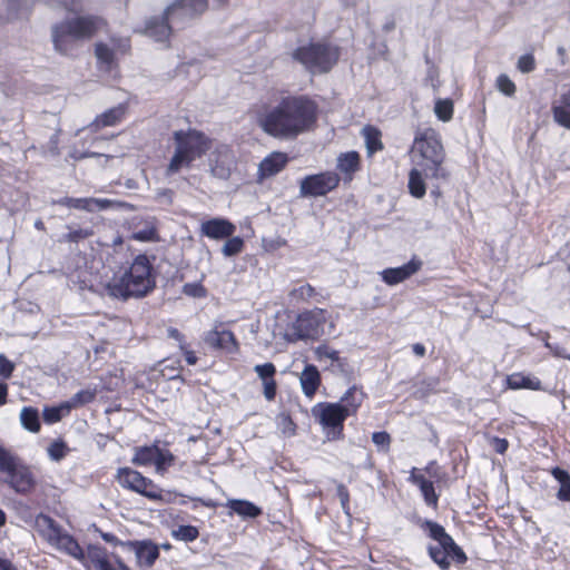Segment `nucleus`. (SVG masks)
Returning <instances> with one entry per match:
<instances>
[{
    "label": "nucleus",
    "instance_id": "nucleus-1",
    "mask_svg": "<svg viewBox=\"0 0 570 570\" xmlns=\"http://www.w3.org/2000/svg\"><path fill=\"white\" fill-rule=\"evenodd\" d=\"M318 107L305 95H282L272 105H263L257 122L264 132L291 140L314 129Z\"/></svg>",
    "mask_w": 570,
    "mask_h": 570
},
{
    "label": "nucleus",
    "instance_id": "nucleus-2",
    "mask_svg": "<svg viewBox=\"0 0 570 570\" xmlns=\"http://www.w3.org/2000/svg\"><path fill=\"white\" fill-rule=\"evenodd\" d=\"M413 163L422 167L426 179L432 180L435 190L432 194L439 195L441 184L450 178V171L445 167V150L439 132L432 128L417 131L412 147Z\"/></svg>",
    "mask_w": 570,
    "mask_h": 570
},
{
    "label": "nucleus",
    "instance_id": "nucleus-3",
    "mask_svg": "<svg viewBox=\"0 0 570 570\" xmlns=\"http://www.w3.org/2000/svg\"><path fill=\"white\" fill-rule=\"evenodd\" d=\"M207 8L208 0H176L161 17L148 19L141 32L155 41H166L174 27H180L185 20L203 14Z\"/></svg>",
    "mask_w": 570,
    "mask_h": 570
},
{
    "label": "nucleus",
    "instance_id": "nucleus-4",
    "mask_svg": "<svg viewBox=\"0 0 570 570\" xmlns=\"http://www.w3.org/2000/svg\"><path fill=\"white\" fill-rule=\"evenodd\" d=\"M104 26V19L95 14L76 16L51 27V39L56 51L69 55L77 42L92 38Z\"/></svg>",
    "mask_w": 570,
    "mask_h": 570
},
{
    "label": "nucleus",
    "instance_id": "nucleus-5",
    "mask_svg": "<svg viewBox=\"0 0 570 570\" xmlns=\"http://www.w3.org/2000/svg\"><path fill=\"white\" fill-rule=\"evenodd\" d=\"M104 26V19L95 14L76 16L51 27V39L56 51L69 55L77 42L92 38Z\"/></svg>",
    "mask_w": 570,
    "mask_h": 570
},
{
    "label": "nucleus",
    "instance_id": "nucleus-6",
    "mask_svg": "<svg viewBox=\"0 0 570 570\" xmlns=\"http://www.w3.org/2000/svg\"><path fill=\"white\" fill-rule=\"evenodd\" d=\"M155 287L151 265L147 256L138 255L129 269L106 286L107 294L115 298L142 297Z\"/></svg>",
    "mask_w": 570,
    "mask_h": 570
},
{
    "label": "nucleus",
    "instance_id": "nucleus-7",
    "mask_svg": "<svg viewBox=\"0 0 570 570\" xmlns=\"http://www.w3.org/2000/svg\"><path fill=\"white\" fill-rule=\"evenodd\" d=\"M173 139L175 150L166 168L167 176L190 168L196 159L203 157L210 149L208 137L195 129L176 130L173 134Z\"/></svg>",
    "mask_w": 570,
    "mask_h": 570
},
{
    "label": "nucleus",
    "instance_id": "nucleus-8",
    "mask_svg": "<svg viewBox=\"0 0 570 570\" xmlns=\"http://www.w3.org/2000/svg\"><path fill=\"white\" fill-rule=\"evenodd\" d=\"M338 48L326 42L301 46L292 53L312 73L328 72L338 60Z\"/></svg>",
    "mask_w": 570,
    "mask_h": 570
},
{
    "label": "nucleus",
    "instance_id": "nucleus-9",
    "mask_svg": "<svg viewBox=\"0 0 570 570\" xmlns=\"http://www.w3.org/2000/svg\"><path fill=\"white\" fill-rule=\"evenodd\" d=\"M0 473L4 475L3 482L8 483L18 493L26 494L36 484V479L30 468L12 454L0 466Z\"/></svg>",
    "mask_w": 570,
    "mask_h": 570
},
{
    "label": "nucleus",
    "instance_id": "nucleus-10",
    "mask_svg": "<svg viewBox=\"0 0 570 570\" xmlns=\"http://www.w3.org/2000/svg\"><path fill=\"white\" fill-rule=\"evenodd\" d=\"M313 415L318 419L322 426L332 439H338L343 432V423L347 415L341 403H320L313 407Z\"/></svg>",
    "mask_w": 570,
    "mask_h": 570
},
{
    "label": "nucleus",
    "instance_id": "nucleus-11",
    "mask_svg": "<svg viewBox=\"0 0 570 570\" xmlns=\"http://www.w3.org/2000/svg\"><path fill=\"white\" fill-rule=\"evenodd\" d=\"M338 183L340 177L333 171L309 175L301 180L299 194L302 197L324 196L333 190Z\"/></svg>",
    "mask_w": 570,
    "mask_h": 570
},
{
    "label": "nucleus",
    "instance_id": "nucleus-12",
    "mask_svg": "<svg viewBox=\"0 0 570 570\" xmlns=\"http://www.w3.org/2000/svg\"><path fill=\"white\" fill-rule=\"evenodd\" d=\"M323 320L321 314L306 312L301 314L293 323V333L289 334V341L316 340L323 334Z\"/></svg>",
    "mask_w": 570,
    "mask_h": 570
},
{
    "label": "nucleus",
    "instance_id": "nucleus-13",
    "mask_svg": "<svg viewBox=\"0 0 570 570\" xmlns=\"http://www.w3.org/2000/svg\"><path fill=\"white\" fill-rule=\"evenodd\" d=\"M429 554L443 570L449 569L451 564L450 559L455 560L459 563L466 561V556L455 542L451 548H449L448 544L442 543L432 544L429 547Z\"/></svg>",
    "mask_w": 570,
    "mask_h": 570
},
{
    "label": "nucleus",
    "instance_id": "nucleus-14",
    "mask_svg": "<svg viewBox=\"0 0 570 570\" xmlns=\"http://www.w3.org/2000/svg\"><path fill=\"white\" fill-rule=\"evenodd\" d=\"M235 156L229 147L220 146L210 159V173L219 179H228L235 168Z\"/></svg>",
    "mask_w": 570,
    "mask_h": 570
},
{
    "label": "nucleus",
    "instance_id": "nucleus-15",
    "mask_svg": "<svg viewBox=\"0 0 570 570\" xmlns=\"http://www.w3.org/2000/svg\"><path fill=\"white\" fill-rule=\"evenodd\" d=\"M204 342L214 350H220L226 353H237L239 350L235 335L227 330H218L215 327L204 334Z\"/></svg>",
    "mask_w": 570,
    "mask_h": 570
},
{
    "label": "nucleus",
    "instance_id": "nucleus-16",
    "mask_svg": "<svg viewBox=\"0 0 570 570\" xmlns=\"http://www.w3.org/2000/svg\"><path fill=\"white\" fill-rule=\"evenodd\" d=\"M124 548L134 551L139 564L151 567L159 557V548L150 540L126 541Z\"/></svg>",
    "mask_w": 570,
    "mask_h": 570
},
{
    "label": "nucleus",
    "instance_id": "nucleus-17",
    "mask_svg": "<svg viewBox=\"0 0 570 570\" xmlns=\"http://www.w3.org/2000/svg\"><path fill=\"white\" fill-rule=\"evenodd\" d=\"M55 205L66 206L68 208L81 209L86 212L104 210L112 206L114 202L105 198H73L62 197L51 202Z\"/></svg>",
    "mask_w": 570,
    "mask_h": 570
},
{
    "label": "nucleus",
    "instance_id": "nucleus-18",
    "mask_svg": "<svg viewBox=\"0 0 570 570\" xmlns=\"http://www.w3.org/2000/svg\"><path fill=\"white\" fill-rule=\"evenodd\" d=\"M236 226L225 218H212L200 224L202 235L210 239H225L234 235Z\"/></svg>",
    "mask_w": 570,
    "mask_h": 570
},
{
    "label": "nucleus",
    "instance_id": "nucleus-19",
    "mask_svg": "<svg viewBox=\"0 0 570 570\" xmlns=\"http://www.w3.org/2000/svg\"><path fill=\"white\" fill-rule=\"evenodd\" d=\"M423 263L421 259L413 257L409 263L404 264L403 266L395 267V268H386L382 271L380 274L382 276V279L387 285H396L407 278H410L412 275L417 273Z\"/></svg>",
    "mask_w": 570,
    "mask_h": 570
},
{
    "label": "nucleus",
    "instance_id": "nucleus-20",
    "mask_svg": "<svg viewBox=\"0 0 570 570\" xmlns=\"http://www.w3.org/2000/svg\"><path fill=\"white\" fill-rule=\"evenodd\" d=\"M117 480L119 484L124 488L132 490L144 497H155L154 493L145 491L147 482V478L142 476L141 473L135 471L130 468H121L118 470Z\"/></svg>",
    "mask_w": 570,
    "mask_h": 570
},
{
    "label": "nucleus",
    "instance_id": "nucleus-21",
    "mask_svg": "<svg viewBox=\"0 0 570 570\" xmlns=\"http://www.w3.org/2000/svg\"><path fill=\"white\" fill-rule=\"evenodd\" d=\"M288 157L284 153L274 151L265 157L258 167L259 178H268L278 174L286 166Z\"/></svg>",
    "mask_w": 570,
    "mask_h": 570
},
{
    "label": "nucleus",
    "instance_id": "nucleus-22",
    "mask_svg": "<svg viewBox=\"0 0 570 570\" xmlns=\"http://www.w3.org/2000/svg\"><path fill=\"white\" fill-rule=\"evenodd\" d=\"M35 529L39 535H41L50 544H52L61 533V528L56 523V521L43 513H40L36 517Z\"/></svg>",
    "mask_w": 570,
    "mask_h": 570
},
{
    "label": "nucleus",
    "instance_id": "nucleus-23",
    "mask_svg": "<svg viewBox=\"0 0 570 570\" xmlns=\"http://www.w3.org/2000/svg\"><path fill=\"white\" fill-rule=\"evenodd\" d=\"M126 112V108L122 105H118L109 110L97 116L95 120L89 125L92 131H97L104 127L115 126L121 121Z\"/></svg>",
    "mask_w": 570,
    "mask_h": 570
},
{
    "label": "nucleus",
    "instance_id": "nucleus-24",
    "mask_svg": "<svg viewBox=\"0 0 570 570\" xmlns=\"http://www.w3.org/2000/svg\"><path fill=\"white\" fill-rule=\"evenodd\" d=\"M303 393L307 397H313L321 384V375L317 367L313 364H307L299 376Z\"/></svg>",
    "mask_w": 570,
    "mask_h": 570
},
{
    "label": "nucleus",
    "instance_id": "nucleus-25",
    "mask_svg": "<svg viewBox=\"0 0 570 570\" xmlns=\"http://www.w3.org/2000/svg\"><path fill=\"white\" fill-rule=\"evenodd\" d=\"M77 560L85 561V552L78 542L68 533L61 531L58 539L51 544Z\"/></svg>",
    "mask_w": 570,
    "mask_h": 570
},
{
    "label": "nucleus",
    "instance_id": "nucleus-26",
    "mask_svg": "<svg viewBox=\"0 0 570 570\" xmlns=\"http://www.w3.org/2000/svg\"><path fill=\"white\" fill-rule=\"evenodd\" d=\"M425 171L422 167H414L411 169L409 174V191L415 198H422L426 193V186L424 183Z\"/></svg>",
    "mask_w": 570,
    "mask_h": 570
},
{
    "label": "nucleus",
    "instance_id": "nucleus-27",
    "mask_svg": "<svg viewBox=\"0 0 570 570\" xmlns=\"http://www.w3.org/2000/svg\"><path fill=\"white\" fill-rule=\"evenodd\" d=\"M364 400V393L355 385L350 387L345 394L341 397V404L347 416L356 413Z\"/></svg>",
    "mask_w": 570,
    "mask_h": 570
},
{
    "label": "nucleus",
    "instance_id": "nucleus-28",
    "mask_svg": "<svg viewBox=\"0 0 570 570\" xmlns=\"http://www.w3.org/2000/svg\"><path fill=\"white\" fill-rule=\"evenodd\" d=\"M85 559H88L96 570H108L112 566L108 559L106 549L97 546H90L88 548Z\"/></svg>",
    "mask_w": 570,
    "mask_h": 570
},
{
    "label": "nucleus",
    "instance_id": "nucleus-29",
    "mask_svg": "<svg viewBox=\"0 0 570 570\" xmlns=\"http://www.w3.org/2000/svg\"><path fill=\"white\" fill-rule=\"evenodd\" d=\"M226 505L243 518H257L262 514V509L246 500H228Z\"/></svg>",
    "mask_w": 570,
    "mask_h": 570
},
{
    "label": "nucleus",
    "instance_id": "nucleus-30",
    "mask_svg": "<svg viewBox=\"0 0 570 570\" xmlns=\"http://www.w3.org/2000/svg\"><path fill=\"white\" fill-rule=\"evenodd\" d=\"M560 106L552 107L553 119L560 126L570 129V89L562 95Z\"/></svg>",
    "mask_w": 570,
    "mask_h": 570
},
{
    "label": "nucleus",
    "instance_id": "nucleus-31",
    "mask_svg": "<svg viewBox=\"0 0 570 570\" xmlns=\"http://www.w3.org/2000/svg\"><path fill=\"white\" fill-rule=\"evenodd\" d=\"M508 386L512 390L529 389L540 390L541 381L537 377L523 375L521 373H514L507 379Z\"/></svg>",
    "mask_w": 570,
    "mask_h": 570
},
{
    "label": "nucleus",
    "instance_id": "nucleus-32",
    "mask_svg": "<svg viewBox=\"0 0 570 570\" xmlns=\"http://www.w3.org/2000/svg\"><path fill=\"white\" fill-rule=\"evenodd\" d=\"M411 480L413 483H415L420 488L421 493L423 494L426 504L436 505L438 495L435 494L433 482L425 479L421 474L420 475L412 474Z\"/></svg>",
    "mask_w": 570,
    "mask_h": 570
},
{
    "label": "nucleus",
    "instance_id": "nucleus-33",
    "mask_svg": "<svg viewBox=\"0 0 570 570\" xmlns=\"http://www.w3.org/2000/svg\"><path fill=\"white\" fill-rule=\"evenodd\" d=\"M552 475L560 483L557 498L561 501H570V474L566 470L554 468Z\"/></svg>",
    "mask_w": 570,
    "mask_h": 570
},
{
    "label": "nucleus",
    "instance_id": "nucleus-34",
    "mask_svg": "<svg viewBox=\"0 0 570 570\" xmlns=\"http://www.w3.org/2000/svg\"><path fill=\"white\" fill-rule=\"evenodd\" d=\"M424 527L429 531V535L436 543L448 544L449 548L454 546V540L445 532L444 528L436 522L425 521Z\"/></svg>",
    "mask_w": 570,
    "mask_h": 570
},
{
    "label": "nucleus",
    "instance_id": "nucleus-35",
    "mask_svg": "<svg viewBox=\"0 0 570 570\" xmlns=\"http://www.w3.org/2000/svg\"><path fill=\"white\" fill-rule=\"evenodd\" d=\"M360 156L356 151H350L340 155L337 158V168L344 174H352L358 170Z\"/></svg>",
    "mask_w": 570,
    "mask_h": 570
},
{
    "label": "nucleus",
    "instance_id": "nucleus-36",
    "mask_svg": "<svg viewBox=\"0 0 570 570\" xmlns=\"http://www.w3.org/2000/svg\"><path fill=\"white\" fill-rule=\"evenodd\" d=\"M21 424L30 432L40 430L39 414L33 407H23L20 413Z\"/></svg>",
    "mask_w": 570,
    "mask_h": 570
},
{
    "label": "nucleus",
    "instance_id": "nucleus-37",
    "mask_svg": "<svg viewBox=\"0 0 570 570\" xmlns=\"http://www.w3.org/2000/svg\"><path fill=\"white\" fill-rule=\"evenodd\" d=\"M363 136L370 155L383 148L381 132L374 127L367 126L363 128Z\"/></svg>",
    "mask_w": 570,
    "mask_h": 570
},
{
    "label": "nucleus",
    "instance_id": "nucleus-38",
    "mask_svg": "<svg viewBox=\"0 0 570 570\" xmlns=\"http://www.w3.org/2000/svg\"><path fill=\"white\" fill-rule=\"evenodd\" d=\"M69 405L63 402L58 406L46 407L42 415L46 423L52 424L60 421L65 415L69 414Z\"/></svg>",
    "mask_w": 570,
    "mask_h": 570
},
{
    "label": "nucleus",
    "instance_id": "nucleus-39",
    "mask_svg": "<svg viewBox=\"0 0 570 570\" xmlns=\"http://www.w3.org/2000/svg\"><path fill=\"white\" fill-rule=\"evenodd\" d=\"M158 455V448L156 446H145L137 449L132 462L139 465H148L154 464L155 459Z\"/></svg>",
    "mask_w": 570,
    "mask_h": 570
},
{
    "label": "nucleus",
    "instance_id": "nucleus-40",
    "mask_svg": "<svg viewBox=\"0 0 570 570\" xmlns=\"http://www.w3.org/2000/svg\"><path fill=\"white\" fill-rule=\"evenodd\" d=\"M96 397L95 390H81L77 392L69 401H67V405L69 409L79 407L85 404L92 402Z\"/></svg>",
    "mask_w": 570,
    "mask_h": 570
},
{
    "label": "nucleus",
    "instance_id": "nucleus-41",
    "mask_svg": "<svg viewBox=\"0 0 570 570\" xmlns=\"http://www.w3.org/2000/svg\"><path fill=\"white\" fill-rule=\"evenodd\" d=\"M436 117L442 121H449L453 116V102L450 99H438L434 106Z\"/></svg>",
    "mask_w": 570,
    "mask_h": 570
},
{
    "label": "nucleus",
    "instance_id": "nucleus-42",
    "mask_svg": "<svg viewBox=\"0 0 570 570\" xmlns=\"http://www.w3.org/2000/svg\"><path fill=\"white\" fill-rule=\"evenodd\" d=\"M226 242L222 247V253L226 257H232L239 254L244 248V239L239 236L225 238Z\"/></svg>",
    "mask_w": 570,
    "mask_h": 570
},
{
    "label": "nucleus",
    "instance_id": "nucleus-43",
    "mask_svg": "<svg viewBox=\"0 0 570 570\" xmlns=\"http://www.w3.org/2000/svg\"><path fill=\"white\" fill-rule=\"evenodd\" d=\"M335 375L348 376L352 372L346 358L338 356L326 367Z\"/></svg>",
    "mask_w": 570,
    "mask_h": 570
},
{
    "label": "nucleus",
    "instance_id": "nucleus-44",
    "mask_svg": "<svg viewBox=\"0 0 570 570\" xmlns=\"http://www.w3.org/2000/svg\"><path fill=\"white\" fill-rule=\"evenodd\" d=\"M174 535L179 540L191 542L198 538L199 531L194 525H179L178 529L174 531Z\"/></svg>",
    "mask_w": 570,
    "mask_h": 570
},
{
    "label": "nucleus",
    "instance_id": "nucleus-45",
    "mask_svg": "<svg viewBox=\"0 0 570 570\" xmlns=\"http://www.w3.org/2000/svg\"><path fill=\"white\" fill-rule=\"evenodd\" d=\"M132 238L139 242H153L157 238V230L151 222L142 229L132 233Z\"/></svg>",
    "mask_w": 570,
    "mask_h": 570
},
{
    "label": "nucleus",
    "instance_id": "nucleus-46",
    "mask_svg": "<svg viewBox=\"0 0 570 570\" xmlns=\"http://www.w3.org/2000/svg\"><path fill=\"white\" fill-rule=\"evenodd\" d=\"M95 53L97 59L105 63L107 67H110L114 62V51L105 43H97Z\"/></svg>",
    "mask_w": 570,
    "mask_h": 570
},
{
    "label": "nucleus",
    "instance_id": "nucleus-47",
    "mask_svg": "<svg viewBox=\"0 0 570 570\" xmlns=\"http://www.w3.org/2000/svg\"><path fill=\"white\" fill-rule=\"evenodd\" d=\"M67 445L62 441H55L48 448V455L53 461H60L66 456Z\"/></svg>",
    "mask_w": 570,
    "mask_h": 570
},
{
    "label": "nucleus",
    "instance_id": "nucleus-48",
    "mask_svg": "<svg viewBox=\"0 0 570 570\" xmlns=\"http://www.w3.org/2000/svg\"><path fill=\"white\" fill-rule=\"evenodd\" d=\"M94 235V230L91 228H78L70 230L68 234L63 236V239L69 243H78L82 239H86Z\"/></svg>",
    "mask_w": 570,
    "mask_h": 570
},
{
    "label": "nucleus",
    "instance_id": "nucleus-49",
    "mask_svg": "<svg viewBox=\"0 0 570 570\" xmlns=\"http://www.w3.org/2000/svg\"><path fill=\"white\" fill-rule=\"evenodd\" d=\"M316 358L320 362L328 360L330 363L340 356L338 352L327 345H320L314 351Z\"/></svg>",
    "mask_w": 570,
    "mask_h": 570
},
{
    "label": "nucleus",
    "instance_id": "nucleus-50",
    "mask_svg": "<svg viewBox=\"0 0 570 570\" xmlns=\"http://www.w3.org/2000/svg\"><path fill=\"white\" fill-rule=\"evenodd\" d=\"M497 87L505 96H513L515 92V85L507 75L498 77Z\"/></svg>",
    "mask_w": 570,
    "mask_h": 570
},
{
    "label": "nucleus",
    "instance_id": "nucleus-51",
    "mask_svg": "<svg viewBox=\"0 0 570 570\" xmlns=\"http://www.w3.org/2000/svg\"><path fill=\"white\" fill-rule=\"evenodd\" d=\"M254 371L257 373L262 381H268L274 379L276 373V367L273 363L258 364L254 367Z\"/></svg>",
    "mask_w": 570,
    "mask_h": 570
},
{
    "label": "nucleus",
    "instance_id": "nucleus-52",
    "mask_svg": "<svg viewBox=\"0 0 570 570\" xmlns=\"http://www.w3.org/2000/svg\"><path fill=\"white\" fill-rule=\"evenodd\" d=\"M315 295V289L309 284H302L298 287H295L291 292V296L296 299H308Z\"/></svg>",
    "mask_w": 570,
    "mask_h": 570
},
{
    "label": "nucleus",
    "instance_id": "nucleus-53",
    "mask_svg": "<svg viewBox=\"0 0 570 570\" xmlns=\"http://www.w3.org/2000/svg\"><path fill=\"white\" fill-rule=\"evenodd\" d=\"M336 494L340 499L342 509L344 512L350 515V493L347 488L343 483H338L336 487Z\"/></svg>",
    "mask_w": 570,
    "mask_h": 570
},
{
    "label": "nucleus",
    "instance_id": "nucleus-54",
    "mask_svg": "<svg viewBox=\"0 0 570 570\" xmlns=\"http://www.w3.org/2000/svg\"><path fill=\"white\" fill-rule=\"evenodd\" d=\"M278 426L283 434L293 435L295 433V424L287 414H281L277 417Z\"/></svg>",
    "mask_w": 570,
    "mask_h": 570
},
{
    "label": "nucleus",
    "instance_id": "nucleus-55",
    "mask_svg": "<svg viewBox=\"0 0 570 570\" xmlns=\"http://www.w3.org/2000/svg\"><path fill=\"white\" fill-rule=\"evenodd\" d=\"M535 68V61L532 55H523L518 60V69L523 72L528 73L534 70Z\"/></svg>",
    "mask_w": 570,
    "mask_h": 570
},
{
    "label": "nucleus",
    "instance_id": "nucleus-56",
    "mask_svg": "<svg viewBox=\"0 0 570 570\" xmlns=\"http://www.w3.org/2000/svg\"><path fill=\"white\" fill-rule=\"evenodd\" d=\"M174 461V455L169 452H164L158 449V455L154 461V464L156 465L157 470L165 469L166 465H170Z\"/></svg>",
    "mask_w": 570,
    "mask_h": 570
},
{
    "label": "nucleus",
    "instance_id": "nucleus-57",
    "mask_svg": "<svg viewBox=\"0 0 570 570\" xmlns=\"http://www.w3.org/2000/svg\"><path fill=\"white\" fill-rule=\"evenodd\" d=\"M183 293L191 297H202L205 295V288L198 283H187L183 287Z\"/></svg>",
    "mask_w": 570,
    "mask_h": 570
},
{
    "label": "nucleus",
    "instance_id": "nucleus-58",
    "mask_svg": "<svg viewBox=\"0 0 570 570\" xmlns=\"http://www.w3.org/2000/svg\"><path fill=\"white\" fill-rule=\"evenodd\" d=\"M372 441L380 449H389L391 436L386 432H374L372 435Z\"/></svg>",
    "mask_w": 570,
    "mask_h": 570
},
{
    "label": "nucleus",
    "instance_id": "nucleus-59",
    "mask_svg": "<svg viewBox=\"0 0 570 570\" xmlns=\"http://www.w3.org/2000/svg\"><path fill=\"white\" fill-rule=\"evenodd\" d=\"M14 370V364L8 360L3 354H0V376L9 379Z\"/></svg>",
    "mask_w": 570,
    "mask_h": 570
},
{
    "label": "nucleus",
    "instance_id": "nucleus-60",
    "mask_svg": "<svg viewBox=\"0 0 570 570\" xmlns=\"http://www.w3.org/2000/svg\"><path fill=\"white\" fill-rule=\"evenodd\" d=\"M263 385H264V396L266 397V400H268V401L274 400L275 395H276V382H275V380L272 379V380H268V381H264Z\"/></svg>",
    "mask_w": 570,
    "mask_h": 570
},
{
    "label": "nucleus",
    "instance_id": "nucleus-61",
    "mask_svg": "<svg viewBox=\"0 0 570 570\" xmlns=\"http://www.w3.org/2000/svg\"><path fill=\"white\" fill-rule=\"evenodd\" d=\"M546 346L553 353L554 356L570 360V355L567 354L566 348L558 345L546 342Z\"/></svg>",
    "mask_w": 570,
    "mask_h": 570
},
{
    "label": "nucleus",
    "instance_id": "nucleus-62",
    "mask_svg": "<svg viewBox=\"0 0 570 570\" xmlns=\"http://www.w3.org/2000/svg\"><path fill=\"white\" fill-rule=\"evenodd\" d=\"M508 446L509 443L505 439L495 438L493 440V448L500 454H503L508 450Z\"/></svg>",
    "mask_w": 570,
    "mask_h": 570
},
{
    "label": "nucleus",
    "instance_id": "nucleus-63",
    "mask_svg": "<svg viewBox=\"0 0 570 570\" xmlns=\"http://www.w3.org/2000/svg\"><path fill=\"white\" fill-rule=\"evenodd\" d=\"M168 336L179 342L180 350H184V335L174 327L168 328Z\"/></svg>",
    "mask_w": 570,
    "mask_h": 570
},
{
    "label": "nucleus",
    "instance_id": "nucleus-64",
    "mask_svg": "<svg viewBox=\"0 0 570 570\" xmlns=\"http://www.w3.org/2000/svg\"><path fill=\"white\" fill-rule=\"evenodd\" d=\"M101 538L106 542H108V543H110L112 546H121V547H124V543H125V542L120 541L115 534L108 533V532H102L101 533Z\"/></svg>",
    "mask_w": 570,
    "mask_h": 570
}]
</instances>
